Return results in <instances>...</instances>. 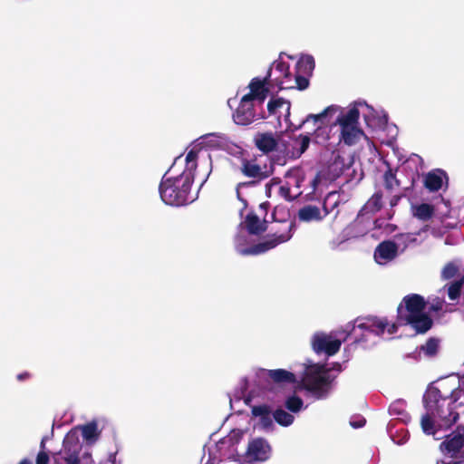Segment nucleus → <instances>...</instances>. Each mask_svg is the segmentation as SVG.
Instances as JSON below:
<instances>
[{"label":"nucleus","instance_id":"1","mask_svg":"<svg viewBox=\"0 0 464 464\" xmlns=\"http://www.w3.org/2000/svg\"><path fill=\"white\" fill-rule=\"evenodd\" d=\"M423 403L426 413L420 419V427L426 435L440 440L454 424L464 429V411H455L456 404H464L457 375L430 383L423 395Z\"/></svg>","mask_w":464,"mask_h":464},{"label":"nucleus","instance_id":"2","mask_svg":"<svg viewBox=\"0 0 464 464\" xmlns=\"http://www.w3.org/2000/svg\"><path fill=\"white\" fill-rule=\"evenodd\" d=\"M336 115L335 125L339 126V142L346 146H354L359 143L365 135L359 126L360 110L357 106H350L343 109L338 105H330L318 114H309L298 125L313 122L315 127L314 136L316 142H323L326 138H320L325 132L324 126L329 122V118Z\"/></svg>","mask_w":464,"mask_h":464},{"label":"nucleus","instance_id":"3","mask_svg":"<svg viewBox=\"0 0 464 464\" xmlns=\"http://www.w3.org/2000/svg\"><path fill=\"white\" fill-rule=\"evenodd\" d=\"M366 331L376 335H389L394 334L397 330L395 324H390L386 318L368 317L364 319H357L353 324L345 326L347 334L341 332H317L311 338V345L313 351L316 354H325L332 356L335 354L341 347L342 342L346 339L347 335L354 333L357 336V331Z\"/></svg>","mask_w":464,"mask_h":464},{"label":"nucleus","instance_id":"4","mask_svg":"<svg viewBox=\"0 0 464 464\" xmlns=\"http://www.w3.org/2000/svg\"><path fill=\"white\" fill-rule=\"evenodd\" d=\"M198 152L189 150L186 155L185 169L177 174L176 164L163 176L159 191L162 201L170 206H183L193 202L197 194L191 191V185L195 178Z\"/></svg>","mask_w":464,"mask_h":464},{"label":"nucleus","instance_id":"5","mask_svg":"<svg viewBox=\"0 0 464 464\" xmlns=\"http://www.w3.org/2000/svg\"><path fill=\"white\" fill-rule=\"evenodd\" d=\"M398 314L399 321L410 324L416 333L423 334L431 327L432 321L425 313L424 299L419 295L404 297L398 307Z\"/></svg>","mask_w":464,"mask_h":464},{"label":"nucleus","instance_id":"6","mask_svg":"<svg viewBox=\"0 0 464 464\" xmlns=\"http://www.w3.org/2000/svg\"><path fill=\"white\" fill-rule=\"evenodd\" d=\"M292 223L284 225V231L279 235H273L265 241L250 246L248 232L240 231L236 237L235 246L238 253L242 255H259L265 253L281 243L287 242L292 237Z\"/></svg>","mask_w":464,"mask_h":464},{"label":"nucleus","instance_id":"7","mask_svg":"<svg viewBox=\"0 0 464 464\" xmlns=\"http://www.w3.org/2000/svg\"><path fill=\"white\" fill-rule=\"evenodd\" d=\"M331 382L328 371L315 363L304 364V371L298 386L311 392L315 398H324Z\"/></svg>","mask_w":464,"mask_h":464},{"label":"nucleus","instance_id":"8","mask_svg":"<svg viewBox=\"0 0 464 464\" xmlns=\"http://www.w3.org/2000/svg\"><path fill=\"white\" fill-rule=\"evenodd\" d=\"M269 82H274L280 89H292L297 87L302 90L307 87L308 82L305 77L292 75L289 72V64L285 62L282 56L275 61L267 74Z\"/></svg>","mask_w":464,"mask_h":464},{"label":"nucleus","instance_id":"9","mask_svg":"<svg viewBox=\"0 0 464 464\" xmlns=\"http://www.w3.org/2000/svg\"><path fill=\"white\" fill-rule=\"evenodd\" d=\"M440 450L445 457L459 459V462L464 464V430L462 432H453L446 436L440 445ZM440 462L439 461L438 463ZM443 462L446 464L445 461ZM454 462H450V464Z\"/></svg>","mask_w":464,"mask_h":464},{"label":"nucleus","instance_id":"10","mask_svg":"<svg viewBox=\"0 0 464 464\" xmlns=\"http://www.w3.org/2000/svg\"><path fill=\"white\" fill-rule=\"evenodd\" d=\"M81 443L76 429L69 431L63 439L61 454L65 464H80Z\"/></svg>","mask_w":464,"mask_h":464},{"label":"nucleus","instance_id":"11","mask_svg":"<svg viewBox=\"0 0 464 464\" xmlns=\"http://www.w3.org/2000/svg\"><path fill=\"white\" fill-rule=\"evenodd\" d=\"M272 448L270 444L262 438H255L248 442L246 457L252 462H264L270 459Z\"/></svg>","mask_w":464,"mask_h":464},{"label":"nucleus","instance_id":"12","mask_svg":"<svg viewBox=\"0 0 464 464\" xmlns=\"http://www.w3.org/2000/svg\"><path fill=\"white\" fill-rule=\"evenodd\" d=\"M353 106H357L363 114L366 124L371 128H382L388 121V116L383 110H375L364 102H358Z\"/></svg>","mask_w":464,"mask_h":464},{"label":"nucleus","instance_id":"13","mask_svg":"<svg viewBox=\"0 0 464 464\" xmlns=\"http://www.w3.org/2000/svg\"><path fill=\"white\" fill-rule=\"evenodd\" d=\"M292 188L284 180L274 178L266 185V195L268 198L279 197L285 200H292L298 196L293 194Z\"/></svg>","mask_w":464,"mask_h":464},{"label":"nucleus","instance_id":"14","mask_svg":"<svg viewBox=\"0 0 464 464\" xmlns=\"http://www.w3.org/2000/svg\"><path fill=\"white\" fill-rule=\"evenodd\" d=\"M267 79V77L264 79L259 77L253 78L248 84L249 92L244 96L253 102L256 101L263 103L269 94Z\"/></svg>","mask_w":464,"mask_h":464},{"label":"nucleus","instance_id":"15","mask_svg":"<svg viewBox=\"0 0 464 464\" xmlns=\"http://www.w3.org/2000/svg\"><path fill=\"white\" fill-rule=\"evenodd\" d=\"M400 249V244L387 240L382 242L375 249L374 259L379 265H387L393 260Z\"/></svg>","mask_w":464,"mask_h":464},{"label":"nucleus","instance_id":"16","mask_svg":"<svg viewBox=\"0 0 464 464\" xmlns=\"http://www.w3.org/2000/svg\"><path fill=\"white\" fill-rule=\"evenodd\" d=\"M253 102V101L245 96L241 98L239 106L233 115L234 121L237 124L247 125L254 121L256 115Z\"/></svg>","mask_w":464,"mask_h":464},{"label":"nucleus","instance_id":"17","mask_svg":"<svg viewBox=\"0 0 464 464\" xmlns=\"http://www.w3.org/2000/svg\"><path fill=\"white\" fill-rule=\"evenodd\" d=\"M290 102L283 98L271 99L267 103V110L269 114L277 116L280 121L284 118V121L287 126H290Z\"/></svg>","mask_w":464,"mask_h":464},{"label":"nucleus","instance_id":"18","mask_svg":"<svg viewBox=\"0 0 464 464\" xmlns=\"http://www.w3.org/2000/svg\"><path fill=\"white\" fill-rule=\"evenodd\" d=\"M241 171L246 177L264 179L273 173V168L266 165L262 167L255 160H244Z\"/></svg>","mask_w":464,"mask_h":464},{"label":"nucleus","instance_id":"19","mask_svg":"<svg viewBox=\"0 0 464 464\" xmlns=\"http://www.w3.org/2000/svg\"><path fill=\"white\" fill-rule=\"evenodd\" d=\"M447 182V175L441 169H434L425 176V187L430 191H438Z\"/></svg>","mask_w":464,"mask_h":464},{"label":"nucleus","instance_id":"20","mask_svg":"<svg viewBox=\"0 0 464 464\" xmlns=\"http://www.w3.org/2000/svg\"><path fill=\"white\" fill-rule=\"evenodd\" d=\"M303 181L304 173L300 169H292L288 170L285 175L284 182H285L292 188L294 195L300 196L302 194L300 188Z\"/></svg>","mask_w":464,"mask_h":464},{"label":"nucleus","instance_id":"21","mask_svg":"<svg viewBox=\"0 0 464 464\" xmlns=\"http://www.w3.org/2000/svg\"><path fill=\"white\" fill-rule=\"evenodd\" d=\"M252 414L259 418L258 426L264 430H269L273 428V419L267 406H255L252 408Z\"/></svg>","mask_w":464,"mask_h":464},{"label":"nucleus","instance_id":"22","mask_svg":"<svg viewBox=\"0 0 464 464\" xmlns=\"http://www.w3.org/2000/svg\"><path fill=\"white\" fill-rule=\"evenodd\" d=\"M82 431V438L87 444H94L100 438L101 430L95 420L88 422L79 427Z\"/></svg>","mask_w":464,"mask_h":464},{"label":"nucleus","instance_id":"23","mask_svg":"<svg viewBox=\"0 0 464 464\" xmlns=\"http://www.w3.org/2000/svg\"><path fill=\"white\" fill-rule=\"evenodd\" d=\"M255 143L260 150L269 152L275 150L277 140L272 133H262L256 136Z\"/></svg>","mask_w":464,"mask_h":464},{"label":"nucleus","instance_id":"24","mask_svg":"<svg viewBox=\"0 0 464 464\" xmlns=\"http://www.w3.org/2000/svg\"><path fill=\"white\" fill-rule=\"evenodd\" d=\"M246 228L250 235H257L266 230V223L256 214H248L245 220Z\"/></svg>","mask_w":464,"mask_h":464},{"label":"nucleus","instance_id":"25","mask_svg":"<svg viewBox=\"0 0 464 464\" xmlns=\"http://www.w3.org/2000/svg\"><path fill=\"white\" fill-rule=\"evenodd\" d=\"M266 374L270 377L275 382L277 383H295L296 377L295 375L284 369H276V370H269L266 371Z\"/></svg>","mask_w":464,"mask_h":464},{"label":"nucleus","instance_id":"26","mask_svg":"<svg viewBox=\"0 0 464 464\" xmlns=\"http://www.w3.org/2000/svg\"><path fill=\"white\" fill-rule=\"evenodd\" d=\"M314 68V59L313 56L305 54L302 55L296 63L297 72L295 75H308Z\"/></svg>","mask_w":464,"mask_h":464},{"label":"nucleus","instance_id":"27","mask_svg":"<svg viewBox=\"0 0 464 464\" xmlns=\"http://www.w3.org/2000/svg\"><path fill=\"white\" fill-rule=\"evenodd\" d=\"M298 218L304 222H310L321 219L320 209L315 206H306L298 212Z\"/></svg>","mask_w":464,"mask_h":464},{"label":"nucleus","instance_id":"28","mask_svg":"<svg viewBox=\"0 0 464 464\" xmlns=\"http://www.w3.org/2000/svg\"><path fill=\"white\" fill-rule=\"evenodd\" d=\"M227 138L224 135L210 133L202 137V143L211 148H221L227 144Z\"/></svg>","mask_w":464,"mask_h":464},{"label":"nucleus","instance_id":"29","mask_svg":"<svg viewBox=\"0 0 464 464\" xmlns=\"http://www.w3.org/2000/svg\"><path fill=\"white\" fill-rule=\"evenodd\" d=\"M274 420L281 426H290L295 420V417L293 414L286 412L283 409H277L275 411L273 414Z\"/></svg>","mask_w":464,"mask_h":464},{"label":"nucleus","instance_id":"30","mask_svg":"<svg viewBox=\"0 0 464 464\" xmlns=\"http://www.w3.org/2000/svg\"><path fill=\"white\" fill-rule=\"evenodd\" d=\"M433 212V207L430 204H420L413 208V215L421 220L430 218Z\"/></svg>","mask_w":464,"mask_h":464},{"label":"nucleus","instance_id":"31","mask_svg":"<svg viewBox=\"0 0 464 464\" xmlns=\"http://www.w3.org/2000/svg\"><path fill=\"white\" fill-rule=\"evenodd\" d=\"M439 349V340L430 338L429 339L425 344L420 346V353H423V354L427 357L434 356Z\"/></svg>","mask_w":464,"mask_h":464},{"label":"nucleus","instance_id":"32","mask_svg":"<svg viewBox=\"0 0 464 464\" xmlns=\"http://www.w3.org/2000/svg\"><path fill=\"white\" fill-rule=\"evenodd\" d=\"M285 404L287 410H289L292 413H297L304 408L303 400L295 395L289 396L285 400Z\"/></svg>","mask_w":464,"mask_h":464},{"label":"nucleus","instance_id":"33","mask_svg":"<svg viewBox=\"0 0 464 464\" xmlns=\"http://www.w3.org/2000/svg\"><path fill=\"white\" fill-rule=\"evenodd\" d=\"M382 207V196L374 194L366 203L365 208L367 211L375 212L378 211Z\"/></svg>","mask_w":464,"mask_h":464},{"label":"nucleus","instance_id":"34","mask_svg":"<svg viewBox=\"0 0 464 464\" xmlns=\"http://www.w3.org/2000/svg\"><path fill=\"white\" fill-rule=\"evenodd\" d=\"M416 240V237L412 234H401L396 237V244H400V248L404 250L408 244Z\"/></svg>","mask_w":464,"mask_h":464},{"label":"nucleus","instance_id":"35","mask_svg":"<svg viewBox=\"0 0 464 464\" xmlns=\"http://www.w3.org/2000/svg\"><path fill=\"white\" fill-rule=\"evenodd\" d=\"M461 285L462 283L458 281L448 287V295L450 300H456L459 296Z\"/></svg>","mask_w":464,"mask_h":464},{"label":"nucleus","instance_id":"36","mask_svg":"<svg viewBox=\"0 0 464 464\" xmlns=\"http://www.w3.org/2000/svg\"><path fill=\"white\" fill-rule=\"evenodd\" d=\"M295 143L299 146L298 156H300L307 150L310 138L307 135H301L295 140Z\"/></svg>","mask_w":464,"mask_h":464},{"label":"nucleus","instance_id":"37","mask_svg":"<svg viewBox=\"0 0 464 464\" xmlns=\"http://www.w3.org/2000/svg\"><path fill=\"white\" fill-rule=\"evenodd\" d=\"M384 183L387 188L392 189L394 187L398 185V181L395 178V175L392 173L391 169L387 170L383 176Z\"/></svg>","mask_w":464,"mask_h":464},{"label":"nucleus","instance_id":"38","mask_svg":"<svg viewBox=\"0 0 464 464\" xmlns=\"http://www.w3.org/2000/svg\"><path fill=\"white\" fill-rule=\"evenodd\" d=\"M42 450L38 452L36 457V464H49L50 459L47 452L44 450V441L41 442Z\"/></svg>","mask_w":464,"mask_h":464},{"label":"nucleus","instance_id":"39","mask_svg":"<svg viewBox=\"0 0 464 464\" xmlns=\"http://www.w3.org/2000/svg\"><path fill=\"white\" fill-rule=\"evenodd\" d=\"M457 273V266L453 264H448L442 270V277L445 279H450L453 277Z\"/></svg>","mask_w":464,"mask_h":464},{"label":"nucleus","instance_id":"40","mask_svg":"<svg viewBox=\"0 0 464 464\" xmlns=\"http://www.w3.org/2000/svg\"><path fill=\"white\" fill-rule=\"evenodd\" d=\"M400 406H401L400 403H394V404L391 405L390 409H389L390 414L392 416L401 415L403 411L399 409Z\"/></svg>","mask_w":464,"mask_h":464},{"label":"nucleus","instance_id":"41","mask_svg":"<svg viewBox=\"0 0 464 464\" xmlns=\"http://www.w3.org/2000/svg\"><path fill=\"white\" fill-rule=\"evenodd\" d=\"M320 180H321V174H317L316 177L312 181V186H313L314 190L316 188V186L318 185Z\"/></svg>","mask_w":464,"mask_h":464},{"label":"nucleus","instance_id":"42","mask_svg":"<svg viewBox=\"0 0 464 464\" xmlns=\"http://www.w3.org/2000/svg\"><path fill=\"white\" fill-rule=\"evenodd\" d=\"M82 458L84 459H87L88 460V463L89 464H92V454L90 452H86L83 454Z\"/></svg>","mask_w":464,"mask_h":464},{"label":"nucleus","instance_id":"43","mask_svg":"<svg viewBox=\"0 0 464 464\" xmlns=\"http://www.w3.org/2000/svg\"><path fill=\"white\" fill-rule=\"evenodd\" d=\"M364 422H365V420H361V421H357V422H351V424L354 428H360L364 425Z\"/></svg>","mask_w":464,"mask_h":464},{"label":"nucleus","instance_id":"44","mask_svg":"<svg viewBox=\"0 0 464 464\" xmlns=\"http://www.w3.org/2000/svg\"><path fill=\"white\" fill-rule=\"evenodd\" d=\"M246 183H241V184H238V186H237V198H238V199H240V200H241V198H240V192H239V190H240V188H241L242 187H244V186H246Z\"/></svg>","mask_w":464,"mask_h":464},{"label":"nucleus","instance_id":"45","mask_svg":"<svg viewBox=\"0 0 464 464\" xmlns=\"http://www.w3.org/2000/svg\"><path fill=\"white\" fill-rule=\"evenodd\" d=\"M408 440L407 435H405L403 440H396L397 444H402Z\"/></svg>","mask_w":464,"mask_h":464},{"label":"nucleus","instance_id":"46","mask_svg":"<svg viewBox=\"0 0 464 464\" xmlns=\"http://www.w3.org/2000/svg\"><path fill=\"white\" fill-rule=\"evenodd\" d=\"M19 464H32V462L29 459H24L21 460L19 462Z\"/></svg>","mask_w":464,"mask_h":464},{"label":"nucleus","instance_id":"47","mask_svg":"<svg viewBox=\"0 0 464 464\" xmlns=\"http://www.w3.org/2000/svg\"><path fill=\"white\" fill-rule=\"evenodd\" d=\"M25 376H26V374H19L18 379L23 380L24 378H25Z\"/></svg>","mask_w":464,"mask_h":464},{"label":"nucleus","instance_id":"48","mask_svg":"<svg viewBox=\"0 0 464 464\" xmlns=\"http://www.w3.org/2000/svg\"><path fill=\"white\" fill-rule=\"evenodd\" d=\"M206 181V178L201 180V185Z\"/></svg>","mask_w":464,"mask_h":464}]
</instances>
